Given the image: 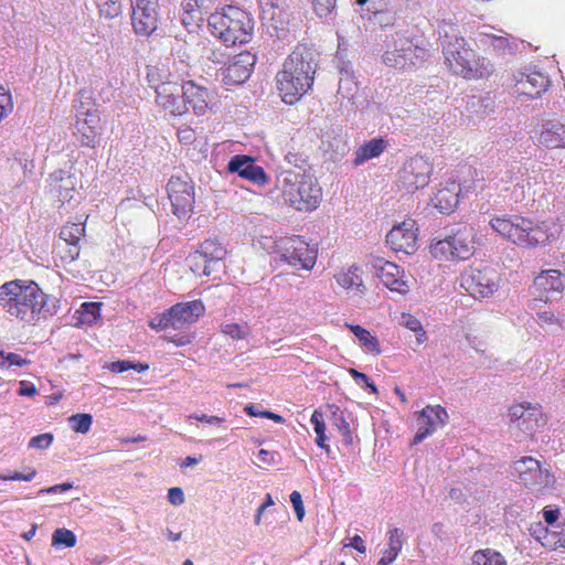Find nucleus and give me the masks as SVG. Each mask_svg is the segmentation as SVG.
Here are the masks:
<instances>
[{"label":"nucleus","mask_w":565,"mask_h":565,"mask_svg":"<svg viewBox=\"0 0 565 565\" xmlns=\"http://www.w3.org/2000/svg\"><path fill=\"white\" fill-rule=\"evenodd\" d=\"M489 225L504 241L519 248H544L556 242L563 224L558 217L536 221L521 214H502L493 216Z\"/></svg>","instance_id":"1"},{"label":"nucleus","mask_w":565,"mask_h":565,"mask_svg":"<svg viewBox=\"0 0 565 565\" xmlns=\"http://www.w3.org/2000/svg\"><path fill=\"white\" fill-rule=\"evenodd\" d=\"M316 65L313 53L305 45H298L286 57L275 76L278 95L287 105L297 104L315 82Z\"/></svg>","instance_id":"2"},{"label":"nucleus","mask_w":565,"mask_h":565,"mask_svg":"<svg viewBox=\"0 0 565 565\" xmlns=\"http://www.w3.org/2000/svg\"><path fill=\"white\" fill-rule=\"evenodd\" d=\"M49 296L32 280L13 279L0 286L1 310L24 323L34 324L47 311Z\"/></svg>","instance_id":"3"},{"label":"nucleus","mask_w":565,"mask_h":565,"mask_svg":"<svg viewBox=\"0 0 565 565\" xmlns=\"http://www.w3.org/2000/svg\"><path fill=\"white\" fill-rule=\"evenodd\" d=\"M450 32L440 34L446 67L455 75L465 79H488L494 73V65L484 56L478 55L467 45L465 38L458 35L450 25Z\"/></svg>","instance_id":"4"},{"label":"nucleus","mask_w":565,"mask_h":565,"mask_svg":"<svg viewBox=\"0 0 565 565\" xmlns=\"http://www.w3.org/2000/svg\"><path fill=\"white\" fill-rule=\"evenodd\" d=\"M209 26L212 34L226 46H234L252 41L254 20L241 8L226 6L210 15Z\"/></svg>","instance_id":"5"},{"label":"nucleus","mask_w":565,"mask_h":565,"mask_svg":"<svg viewBox=\"0 0 565 565\" xmlns=\"http://www.w3.org/2000/svg\"><path fill=\"white\" fill-rule=\"evenodd\" d=\"M74 109L73 136L82 147L95 148L102 136V117L93 94L81 89L74 99Z\"/></svg>","instance_id":"6"},{"label":"nucleus","mask_w":565,"mask_h":565,"mask_svg":"<svg viewBox=\"0 0 565 565\" xmlns=\"http://www.w3.org/2000/svg\"><path fill=\"white\" fill-rule=\"evenodd\" d=\"M147 82L156 93L154 102L161 111L172 117L186 114L188 107L179 95V85L171 78V73L164 65L148 66Z\"/></svg>","instance_id":"7"},{"label":"nucleus","mask_w":565,"mask_h":565,"mask_svg":"<svg viewBox=\"0 0 565 565\" xmlns=\"http://www.w3.org/2000/svg\"><path fill=\"white\" fill-rule=\"evenodd\" d=\"M429 57L428 50L414 39L402 38L387 49L382 61L385 66L399 72H413L422 67Z\"/></svg>","instance_id":"8"},{"label":"nucleus","mask_w":565,"mask_h":565,"mask_svg":"<svg viewBox=\"0 0 565 565\" xmlns=\"http://www.w3.org/2000/svg\"><path fill=\"white\" fill-rule=\"evenodd\" d=\"M282 195L296 210L311 212L318 207L322 191L312 177L301 173L286 178Z\"/></svg>","instance_id":"9"},{"label":"nucleus","mask_w":565,"mask_h":565,"mask_svg":"<svg viewBox=\"0 0 565 565\" xmlns=\"http://www.w3.org/2000/svg\"><path fill=\"white\" fill-rule=\"evenodd\" d=\"M273 250L287 265L303 270H311L318 257V249L302 236H281L275 239Z\"/></svg>","instance_id":"10"},{"label":"nucleus","mask_w":565,"mask_h":565,"mask_svg":"<svg viewBox=\"0 0 565 565\" xmlns=\"http://www.w3.org/2000/svg\"><path fill=\"white\" fill-rule=\"evenodd\" d=\"M475 253L472 231L462 227L431 243L430 254L438 260H466Z\"/></svg>","instance_id":"11"},{"label":"nucleus","mask_w":565,"mask_h":565,"mask_svg":"<svg viewBox=\"0 0 565 565\" xmlns=\"http://www.w3.org/2000/svg\"><path fill=\"white\" fill-rule=\"evenodd\" d=\"M500 275L490 267L470 266L460 275V287L473 298H489L500 286Z\"/></svg>","instance_id":"12"},{"label":"nucleus","mask_w":565,"mask_h":565,"mask_svg":"<svg viewBox=\"0 0 565 565\" xmlns=\"http://www.w3.org/2000/svg\"><path fill=\"white\" fill-rule=\"evenodd\" d=\"M509 416L512 423L511 429L514 430L516 439L531 437L542 426L546 424V418L542 407L539 404L520 403L509 408Z\"/></svg>","instance_id":"13"},{"label":"nucleus","mask_w":565,"mask_h":565,"mask_svg":"<svg viewBox=\"0 0 565 565\" xmlns=\"http://www.w3.org/2000/svg\"><path fill=\"white\" fill-rule=\"evenodd\" d=\"M513 468L519 482L532 491L543 492L555 484L554 475L543 469L541 462L533 457H522L514 462Z\"/></svg>","instance_id":"14"},{"label":"nucleus","mask_w":565,"mask_h":565,"mask_svg":"<svg viewBox=\"0 0 565 565\" xmlns=\"http://www.w3.org/2000/svg\"><path fill=\"white\" fill-rule=\"evenodd\" d=\"M172 212L179 218L189 217L194 207V183L188 174L172 175L167 184Z\"/></svg>","instance_id":"15"},{"label":"nucleus","mask_w":565,"mask_h":565,"mask_svg":"<svg viewBox=\"0 0 565 565\" xmlns=\"http://www.w3.org/2000/svg\"><path fill=\"white\" fill-rule=\"evenodd\" d=\"M131 25L139 36H150L158 28L159 0H130Z\"/></svg>","instance_id":"16"},{"label":"nucleus","mask_w":565,"mask_h":565,"mask_svg":"<svg viewBox=\"0 0 565 565\" xmlns=\"http://www.w3.org/2000/svg\"><path fill=\"white\" fill-rule=\"evenodd\" d=\"M386 244L394 253L413 255L418 249V227L413 218L394 225L386 235Z\"/></svg>","instance_id":"17"},{"label":"nucleus","mask_w":565,"mask_h":565,"mask_svg":"<svg viewBox=\"0 0 565 565\" xmlns=\"http://www.w3.org/2000/svg\"><path fill=\"white\" fill-rule=\"evenodd\" d=\"M373 268L376 276L392 292L406 295L412 288L414 278L407 275L403 267L388 260L379 258L375 260Z\"/></svg>","instance_id":"18"},{"label":"nucleus","mask_w":565,"mask_h":565,"mask_svg":"<svg viewBox=\"0 0 565 565\" xmlns=\"http://www.w3.org/2000/svg\"><path fill=\"white\" fill-rule=\"evenodd\" d=\"M256 56L243 51L232 56L222 70V81L225 85L234 86L245 83L252 75Z\"/></svg>","instance_id":"19"},{"label":"nucleus","mask_w":565,"mask_h":565,"mask_svg":"<svg viewBox=\"0 0 565 565\" xmlns=\"http://www.w3.org/2000/svg\"><path fill=\"white\" fill-rule=\"evenodd\" d=\"M182 99L188 110L191 108L196 116H204L212 109L214 93L193 79L184 81L181 85Z\"/></svg>","instance_id":"20"},{"label":"nucleus","mask_w":565,"mask_h":565,"mask_svg":"<svg viewBox=\"0 0 565 565\" xmlns=\"http://www.w3.org/2000/svg\"><path fill=\"white\" fill-rule=\"evenodd\" d=\"M448 420L447 411L440 405H428L417 413V431L413 438V444L417 445L430 436L438 428L445 426Z\"/></svg>","instance_id":"21"},{"label":"nucleus","mask_w":565,"mask_h":565,"mask_svg":"<svg viewBox=\"0 0 565 565\" xmlns=\"http://www.w3.org/2000/svg\"><path fill=\"white\" fill-rule=\"evenodd\" d=\"M565 289L563 274L558 269H545L535 276L531 287L532 295L544 302L554 295H562Z\"/></svg>","instance_id":"22"},{"label":"nucleus","mask_w":565,"mask_h":565,"mask_svg":"<svg viewBox=\"0 0 565 565\" xmlns=\"http://www.w3.org/2000/svg\"><path fill=\"white\" fill-rule=\"evenodd\" d=\"M548 78L541 72L532 71L529 73L520 72L515 76L513 94L516 96H526L537 98L548 87Z\"/></svg>","instance_id":"23"},{"label":"nucleus","mask_w":565,"mask_h":565,"mask_svg":"<svg viewBox=\"0 0 565 565\" xmlns=\"http://www.w3.org/2000/svg\"><path fill=\"white\" fill-rule=\"evenodd\" d=\"M433 168L424 158H413L404 167L402 179L409 190H418L429 183Z\"/></svg>","instance_id":"24"},{"label":"nucleus","mask_w":565,"mask_h":565,"mask_svg":"<svg viewBox=\"0 0 565 565\" xmlns=\"http://www.w3.org/2000/svg\"><path fill=\"white\" fill-rule=\"evenodd\" d=\"M228 171L236 172L241 178L257 184H264L267 181L264 169L247 156L233 157L228 162Z\"/></svg>","instance_id":"25"},{"label":"nucleus","mask_w":565,"mask_h":565,"mask_svg":"<svg viewBox=\"0 0 565 565\" xmlns=\"http://www.w3.org/2000/svg\"><path fill=\"white\" fill-rule=\"evenodd\" d=\"M175 329L194 323L205 312L202 300L195 299L188 302H179L170 308Z\"/></svg>","instance_id":"26"},{"label":"nucleus","mask_w":565,"mask_h":565,"mask_svg":"<svg viewBox=\"0 0 565 565\" xmlns=\"http://www.w3.org/2000/svg\"><path fill=\"white\" fill-rule=\"evenodd\" d=\"M76 177L64 171L54 172L50 175V192L60 202H70L75 193Z\"/></svg>","instance_id":"27"},{"label":"nucleus","mask_w":565,"mask_h":565,"mask_svg":"<svg viewBox=\"0 0 565 565\" xmlns=\"http://www.w3.org/2000/svg\"><path fill=\"white\" fill-rule=\"evenodd\" d=\"M217 0H182L181 21L186 28L199 25L204 13L211 10Z\"/></svg>","instance_id":"28"},{"label":"nucleus","mask_w":565,"mask_h":565,"mask_svg":"<svg viewBox=\"0 0 565 565\" xmlns=\"http://www.w3.org/2000/svg\"><path fill=\"white\" fill-rule=\"evenodd\" d=\"M539 142L547 149L565 148V125L547 121L543 126Z\"/></svg>","instance_id":"29"},{"label":"nucleus","mask_w":565,"mask_h":565,"mask_svg":"<svg viewBox=\"0 0 565 565\" xmlns=\"http://www.w3.org/2000/svg\"><path fill=\"white\" fill-rule=\"evenodd\" d=\"M457 188L455 183H451L450 186L439 189L431 199L434 206L441 213L452 212L459 203Z\"/></svg>","instance_id":"30"},{"label":"nucleus","mask_w":565,"mask_h":565,"mask_svg":"<svg viewBox=\"0 0 565 565\" xmlns=\"http://www.w3.org/2000/svg\"><path fill=\"white\" fill-rule=\"evenodd\" d=\"M385 148H386V142L384 139L373 138L356 149V151L354 153L353 163L355 166H360L367 160L377 158L379 156H381L383 153Z\"/></svg>","instance_id":"31"},{"label":"nucleus","mask_w":565,"mask_h":565,"mask_svg":"<svg viewBox=\"0 0 565 565\" xmlns=\"http://www.w3.org/2000/svg\"><path fill=\"white\" fill-rule=\"evenodd\" d=\"M345 327L358 338L364 351L373 355H380L382 350L379 339L369 330L359 326L347 323Z\"/></svg>","instance_id":"32"},{"label":"nucleus","mask_w":565,"mask_h":565,"mask_svg":"<svg viewBox=\"0 0 565 565\" xmlns=\"http://www.w3.org/2000/svg\"><path fill=\"white\" fill-rule=\"evenodd\" d=\"M355 3L360 7L369 4L366 12L372 14L374 22H377L380 25L393 23L394 15L386 9V3L383 0H356Z\"/></svg>","instance_id":"33"},{"label":"nucleus","mask_w":565,"mask_h":565,"mask_svg":"<svg viewBox=\"0 0 565 565\" xmlns=\"http://www.w3.org/2000/svg\"><path fill=\"white\" fill-rule=\"evenodd\" d=\"M79 246L77 244L58 241L53 247V257L56 266H66L75 262L79 256Z\"/></svg>","instance_id":"34"},{"label":"nucleus","mask_w":565,"mask_h":565,"mask_svg":"<svg viewBox=\"0 0 565 565\" xmlns=\"http://www.w3.org/2000/svg\"><path fill=\"white\" fill-rule=\"evenodd\" d=\"M334 279L337 284L344 289H351L354 287L359 289L363 286L361 269L356 265L342 268L334 275Z\"/></svg>","instance_id":"35"},{"label":"nucleus","mask_w":565,"mask_h":565,"mask_svg":"<svg viewBox=\"0 0 565 565\" xmlns=\"http://www.w3.org/2000/svg\"><path fill=\"white\" fill-rule=\"evenodd\" d=\"M539 527L543 535H539L536 539L543 546L554 551L565 548V521L558 525V531L548 532L547 529L543 527L541 524H539Z\"/></svg>","instance_id":"36"},{"label":"nucleus","mask_w":565,"mask_h":565,"mask_svg":"<svg viewBox=\"0 0 565 565\" xmlns=\"http://www.w3.org/2000/svg\"><path fill=\"white\" fill-rule=\"evenodd\" d=\"M196 250L213 265L223 260L227 253L223 244L215 238L205 239L200 244Z\"/></svg>","instance_id":"37"},{"label":"nucleus","mask_w":565,"mask_h":565,"mask_svg":"<svg viewBox=\"0 0 565 565\" xmlns=\"http://www.w3.org/2000/svg\"><path fill=\"white\" fill-rule=\"evenodd\" d=\"M472 565H508L505 557L494 548H480L473 552Z\"/></svg>","instance_id":"38"},{"label":"nucleus","mask_w":565,"mask_h":565,"mask_svg":"<svg viewBox=\"0 0 565 565\" xmlns=\"http://www.w3.org/2000/svg\"><path fill=\"white\" fill-rule=\"evenodd\" d=\"M186 262L191 271L198 277L210 276L213 271V264L198 250L191 253Z\"/></svg>","instance_id":"39"},{"label":"nucleus","mask_w":565,"mask_h":565,"mask_svg":"<svg viewBox=\"0 0 565 565\" xmlns=\"http://www.w3.org/2000/svg\"><path fill=\"white\" fill-rule=\"evenodd\" d=\"M310 422L313 425V429L317 435V438H316L317 445L320 448L324 449L327 452H329L330 447L327 444L326 424H324V419H323V414L320 411L315 409L311 415Z\"/></svg>","instance_id":"40"},{"label":"nucleus","mask_w":565,"mask_h":565,"mask_svg":"<svg viewBox=\"0 0 565 565\" xmlns=\"http://www.w3.org/2000/svg\"><path fill=\"white\" fill-rule=\"evenodd\" d=\"M98 9V13L105 19H115L121 14V0H93Z\"/></svg>","instance_id":"41"},{"label":"nucleus","mask_w":565,"mask_h":565,"mask_svg":"<svg viewBox=\"0 0 565 565\" xmlns=\"http://www.w3.org/2000/svg\"><path fill=\"white\" fill-rule=\"evenodd\" d=\"M85 234V226L78 223H67L60 232V239L66 243L77 244Z\"/></svg>","instance_id":"42"},{"label":"nucleus","mask_w":565,"mask_h":565,"mask_svg":"<svg viewBox=\"0 0 565 565\" xmlns=\"http://www.w3.org/2000/svg\"><path fill=\"white\" fill-rule=\"evenodd\" d=\"M100 302H84L81 306V309L77 311L79 315L78 320L82 323L92 324L97 321L100 317Z\"/></svg>","instance_id":"43"},{"label":"nucleus","mask_w":565,"mask_h":565,"mask_svg":"<svg viewBox=\"0 0 565 565\" xmlns=\"http://www.w3.org/2000/svg\"><path fill=\"white\" fill-rule=\"evenodd\" d=\"M220 330L223 334L230 337L233 340H242L249 334V328L247 323L238 324L235 322H226L220 326Z\"/></svg>","instance_id":"44"},{"label":"nucleus","mask_w":565,"mask_h":565,"mask_svg":"<svg viewBox=\"0 0 565 565\" xmlns=\"http://www.w3.org/2000/svg\"><path fill=\"white\" fill-rule=\"evenodd\" d=\"M263 13L271 20L279 17L288 9L287 0H259Z\"/></svg>","instance_id":"45"},{"label":"nucleus","mask_w":565,"mask_h":565,"mask_svg":"<svg viewBox=\"0 0 565 565\" xmlns=\"http://www.w3.org/2000/svg\"><path fill=\"white\" fill-rule=\"evenodd\" d=\"M76 544L75 534L67 529H56L52 534V545L73 547Z\"/></svg>","instance_id":"46"},{"label":"nucleus","mask_w":565,"mask_h":565,"mask_svg":"<svg viewBox=\"0 0 565 565\" xmlns=\"http://www.w3.org/2000/svg\"><path fill=\"white\" fill-rule=\"evenodd\" d=\"M71 427L74 431L79 434H87L93 424L90 414L79 413L70 417Z\"/></svg>","instance_id":"47"},{"label":"nucleus","mask_w":565,"mask_h":565,"mask_svg":"<svg viewBox=\"0 0 565 565\" xmlns=\"http://www.w3.org/2000/svg\"><path fill=\"white\" fill-rule=\"evenodd\" d=\"M14 104L9 88L0 85V122L13 111Z\"/></svg>","instance_id":"48"},{"label":"nucleus","mask_w":565,"mask_h":565,"mask_svg":"<svg viewBox=\"0 0 565 565\" xmlns=\"http://www.w3.org/2000/svg\"><path fill=\"white\" fill-rule=\"evenodd\" d=\"M108 369L114 373H124L129 370H134L138 373L147 371L149 369V364L147 363H135L128 360L116 361L110 363Z\"/></svg>","instance_id":"49"},{"label":"nucleus","mask_w":565,"mask_h":565,"mask_svg":"<svg viewBox=\"0 0 565 565\" xmlns=\"http://www.w3.org/2000/svg\"><path fill=\"white\" fill-rule=\"evenodd\" d=\"M387 547L393 550L394 553H398L402 551L405 536L403 530L398 527H393L387 532Z\"/></svg>","instance_id":"50"},{"label":"nucleus","mask_w":565,"mask_h":565,"mask_svg":"<svg viewBox=\"0 0 565 565\" xmlns=\"http://www.w3.org/2000/svg\"><path fill=\"white\" fill-rule=\"evenodd\" d=\"M170 315L171 310L169 309L163 313L154 317L152 320H150L149 327L157 331L166 330L168 328L175 329L174 321L172 320V316Z\"/></svg>","instance_id":"51"},{"label":"nucleus","mask_w":565,"mask_h":565,"mask_svg":"<svg viewBox=\"0 0 565 565\" xmlns=\"http://www.w3.org/2000/svg\"><path fill=\"white\" fill-rule=\"evenodd\" d=\"M177 138L181 145L189 147L196 141V131L190 125L183 124L177 130Z\"/></svg>","instance_id":"52"},{"label":"nucleus","mask_w":565,"mask_h":565,"mask_svg":"<svg viewBox=\"0 0 565 565\" xmlns=\"http://www.w3.org/2000/svg\"><path fill=\"white\" fill-rule=\"evenodd\" d=\"M0 358L2 359L1 364L6 365L7 367L24 366V365H28L31 363L30 360L21 356L18 353H13V352L6 353L2 351V352H0Z\"/></svg>","instance_id":"53"},{"label":"nucleus","mask_w":565,"mask_h":565,"mask_svg":"<svg viewBox=\"0 0 565 565\" xmlns=\"http://www.w3.org/2000/svg\"><path fill=\"white\" fill-rule=\"evenodd\" d=\"M337 0H312L315 12L320 17H328L335 9Z\"/></svg>","instance_id":"54"},{"label":"nucleus","mask_w":565,"mask_h":565,"mask_svg":"<svg viewBox=\"0 0 565 565\" xmlns=\"http://www.w3.org/2000/svg\"><path fill=\"white\" fill-rule=\"evenodd\" d=\"M53 441V435L50 433L40 434L34 436L29 441V448L33 449H46Z\"/></svg>","instance_id":"55"},{"label":"nucleus","mask_w":565,"mask_h":565,"mask_svg":"<svg viewBox=\"0 0 565 565\" xmlns=\"http://www.w3.org/2000/svg\"><path fill=\"white\" fill-rule=\"evenodd\" d=\"M36 473L38 472L34 468H29L25 473L13 472V473H8V475H0V480H3V481H18V480L31 481L35 478Z\"/></svg>","instance_id":"56"},{"label":"nucleus","mask_w":565,"mask_h":565,"mask_svg":"<svg viewBox=\"0 0 565 565\" xmlns=\"http://www.w3.org/2000/svg\"><path fill=\"white\" fill-rule=\"evenodd\" d=\"M290 502L295 509V512H296V515H297V519L299 521H302L303 520V516H305V505H303V502H302V497H301V493L299 491H292L291 494H290Z\"/></svg>","instance_id":"57"},{"label":"nucleus","mask_w":565,"mask_h":565,"mask_svg":"<svg viewBox=\"0 0 565 565\" xmlns=\"http://www.w3.org/2000/svg\"><path fill=\"white\" fill-rule=\"evenodd\" d=\"M403 319V326L407 329H409L413 332L420 331L422 322L414 316L409 313H404L402 316Z\"/></svg>","instance_id":"58"},{"label":"nucleus","mask_w":565,"mask_h":565,"mask_svg":"<svg viewBox=\"0 0 565 565\" xmlns=\"http://www.w3.org/2000/svg\"><path fill=\"white\" fill-rule=\"evenodd\" d=\"M537 319L541 326H561L559 320L551 311L539 312Z\"/></svg>","instance_id":"59"},{"label":"nucleus","mask_w":565,"mask_h":565,"mask_svg":"<svg viewBox=\"0 0 565 565\" xmlns=\"http://www.w3.org/2000/svg\"><path fill=\"white\" fill-rule=\"evenodd\" d=\"M169 502L173 505H181L184 502V494L181 488L173 487L168 492Z\"/></svg>","instance_id":"60"},{"label":"nucleus","mask_w":565,"mask_h":565,"mask_svg":"<svg viewBox=\"0 0 565 565\" xmlns=\"http://www.w3.org/2000/svg\"><path fill=\"white\" fill-rule=\"evenodd\" d=\"M338 428L343 437L344 444L352 445L353 437H352V433H351L349 423L344 418H342L341 424L338 426Z\"/></svg>","instance_id":"61"},{"label":"nucleus","mask_w":565,"mask_h":565,"mask_svg":"<svg viewBox=\"0 0 565 565\" xmlns=\"http://www.w3.org/2000/svg\"><path fill=\"white\" fill-rule=\"evenodd\" d=\"M189 418H194L199 422L207 423L211 425H221L225 420L224 417L214 416V415L210 416L206 414L191 415V416H189Z\"/></svg>","instance_id":"62"},{"label":"nucleus","mask_w":565,"mask_h":565,"mask_svg":"<svg viewBox=\"0 0 565 565\" xmlns=\"http://www.w3.org/2000/svg\"><path fill=\"white\" fill-rule=\"evenodd\" d=\"M18 393L20 396H34L38 393V390L33 383L21 381Z\"/></svg>","instance_id":"63"},{"label":"nucleus","mask_w":565,"mask_h":565,"mask_svg":"<svg viewBox=\"0 0 565 565\" xmlns=\"http://www.w3.org/2000/svg\"><path fill=\"white\" fill-rule=\"evenodd\" d=\"M398 556V553H394L391 548H385L382 553L381 558L377 562V565H388L393 563Z\"/></svg>","instance_id":"64"}]
</instances>
